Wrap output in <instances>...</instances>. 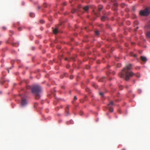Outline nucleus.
<instances>
[{"mask_svg":"<svg viewBox=\"0 0 150 150\" xmlns=\"http://www.w3.org/2000/svg\"><path fill=\"white\" fill-rule=\"evenodd\" d=\"M73 78V76L72 75H71L70 76V79H72Z\"/></svg>","mask_w":150,"mask_h":150,"instance_id":"nucleus-30","label":"nucleus"},{"mask_svg":"<svg viewBox=\"0 0 150 150\" xmlns=\"http://www.w3.org/2000/svg\"><path fill=\"white\" fill-rule=\"evenodd\" d=\"M61 88L62 89H64V87L63 86H61Z\"/></svg>","mask_w":150,"mask_h":150,"instance_id":"nucleus-35","label":"nucleus"},{"mask_svg":"<svg viewBox=\"0 0 150 150\" xmlns=\"http://www.w3.org/2000/svg\"><path fill=\"white\" fill-rule=\"evenodd\" d=\"M132 65L130 64L127 65L122 70V72L119 74V76L120 78H124L126 81H128L130 78L134 75L137 78L140 77V74L139 73L135 74L132 71L129 70L131 69Z\"/></svg>","mask_w":150,"mask_h":150,"instance_id":"nucleus-1","label":"nucleus"},{"mask_svg":"<svg viewBox=\"0 0 150 150\" xmlns=\"http://www.w3.org/2000/svg\"><path fill=\"white\" fill-rule=\"evenodd\" d=\"M101 20L102 21H105L108 19V18L107 15L105 14L103 16H102L101 18Z\"/></svg>","mask_w":150,"mask_h":150,"instance_id":"nucleus-7","label":"nucleus"},{"mask_svg":"<svg viewBox=\"0 0 150 150\" xmlns=\"http://www.w3.org/2000/svg\"><path fill=\"white\" fill-rule=\"evenodd\" d=\"M3 29L4 30H6V28L5 27H3Z\"/></svg>","mask_w":150,"mask_h":150,"instance_id":"nucleus-37","label":"nucleus"},{"mask_svg":"<svg viewBox=\"0 0 150 150\" xmlns=\"http://www.w3.org/2000/svg\"><path fill=\"white\" fill-rule=\"evenodd\" d=\"M119 88L120 90H122L123 89V87L122 86H119Z\"/></svg>","mask_w":150,"mask_h":150,"instance_id":"nucleus-17","label":"nucleus"},{"mask_svg":"<svg viewBox=\"0 0 150 150\" xmlns=\"http://www.w3.org/2000/svg\"><path fill=\"white\" fill-rule=\"evenodd\" d=\"M63 4L64 5V6H65L66 5V3L65 2L64 3H63Z\"/></svg>","mask_w":150,"mask_h":150,"instance_id":"nucleus-38","label":"nucleus"},{"mask_svg":"<svg viewBox=\"0 0 150 150\" xmlns=\"http://www.w3.org/2000/svg\"><path fill=\"white\" fill-rule=\"evenodd\" d=\"M40 6H39L38 7V9H40Z\"/></svg>","mask_w":150,"mask_h":150,"instance_id":"nucleus-43","label":"nucleus"},{"mask_svg":"<svg viewBox=\"0 0 150 150\" xmlns=\"http://www.w3.org/2000/svg\"><path fill=\"white\" fill-rule=\"evenodd\" d=\"M77 99V98L76 97V96H75L74 98V100H76Z\"/></svg>","mask_w":150,"mask_h":150,"instance_id":"nucleus-32","label":"nucleus"},{"mask_svg":"<svg viewBox=\"0 0 150 150\" xmlns=\"http://www.w3.org/2000/svg\"><path fill=\"white\" fill-rule=\"evenodd\" d=\"M141 59L144 62H146L147 60L146 58L143 56L141 57Z\"/></svg>","mask_w":150,"mask_h":150,"instance_id":"nucleus-10","label":"nucleus"},{"mask_svg":"<svg viewBox=\"0 0 150 150\" xmlns=\"http://www.w3.org/2000/svg\"><path fill=\"white\" fill-rule=\"evenodd\" d=\"M9 70H8V73H9Z\"/></svg>","mask_w":150,"mask_h":150,"instance_id":"nucleus-51","label":"nucleus"},{"mask_svg":"<svg viewBox=\"0 0 150 150\" xmlns=\"http://www.w3.org/2000/svg\"><path fill=\"white\" fill-rule=\"evenodd\" d=\"M89 7L88 6H86L83 7V9L86 11H87L88 10Z\"/></svg>","mask_w":150,"mask_h":150,"instance_id":"nucleus-11","label":"nucleus"},{"mask_svg":"<svg viewBox=\"0 0 150 150\" xmlns=\"http://www.w3.org/2000/svg\"><path fill=\"white\" fill-rule=\"evenodd\" d=\"M146 36L150 38V31H148L146 33Z\"/></svg>","mask_w":150,"mask_h":150,"instance_id":"nucleus-12","label":"nucleus"},{"mask_svg":"<svg viewBox=\"0 0 150 150\" xmlns=\"http://www.w3.org/2000/svg\"><path fill=\"white\" fill-rule=\"evenodd\" d=\"M42 90V89L41 87L38 85L33 86L31 88V91L32 93L34 94L37 99H38L40 98V94Z\"/></svg>","mask_w":150,"mask_h":150,"instance_id":"nucleus-2","label":"nucleus"},{"mask_svg":"<svg viewBox=\"0 0 150 150\" xmlns=\"http://www.w3.org/2000/svg\"><path fill=\"white\" fill-rule=\"evenodd\" d=\"M21 100L20 103L22 107H24L28 104V101L25 98V95H21Z\"/></svg>","mask_w":150,"mask_h":150,"instance_id":"nucleus-3","label":"nucleus"},{"mask_svg":"<svg viewBox=\"0 0 150 150\" xmlns=\"http://www.w3.org/2000/svg\"><path fill=\"white\" fill-rule=\"evenodd\" d=\"M103 1L104 2H105V0H103Z\"/></svg>","mask_w":150,"mask_h":150,"instance_id":"nucleus-48","label":"nucleus"},{"mask_svg":"<svg viewBox=\"0 0 150 150\" xmlns=\"http://www.w3.org/2000/svg\"><path fill=\"white\" fill-rule=\"evenodd\" d=\"M147 25L148 27H150V20L148 22L147 24Z\"/></svg>","mask_w":150,"mask_h":150,"instance_id":"nucleus-24","label":"nucleus"},{"mask_svg":"<svg viewBox=\"0 0 150 150\" xmlns=\"http://www.w3.org/2000/svg\"><path fill=\"white\" fill-rule=\"evenodd\" d=\"M72 59H73V60H74V58H72Z\"/></svg>","mask_w":150,"mask_h":150,"instance_id":"nucleus-50","label":"nucleus"},{"mask_svg":"<svg viewBox=\"0 0 150 150\" xmlns=\"http://www.w3.org/2000/svg\"><path fill=\"white\" fill-rule=\"evenodd\" d=\"M30 16L31 17H34L35 16V15L34 13H31L30 14Z\"/></svg>","mask_w":150,"mask_h":150,"instance_id":"nucleus-13","label":"nucleus"},{"mask_svg":"<svg viewBox=\"0 0 150 150\" xmlns=\"http://www.w3.org/2000/svg\"><path fill=\"white\" fill-rule=\"evenodd\" d=\"M53 31L55 34H57L58 32V29L57 28H53Z\"/></svg>","mask_w":150,"mask_h":150,"instance_id":"nucleus-8","label":"nucleus"},{"mask_svg":"<svg viewBox=\"0 0 150 150\" xmlns=\"http://www.w3.org/2000/svg\"><path fill=\"white\" fill-rule=\"evenodd\" d=\"M121 66V64H117V67H120Z\"/></svg>","mask_w":150,"mask_h":150,"instance_id":"nucleus-20","label":"nucleus"},{"mask_svg":"<svg viewBox=\"0 0 150 150\" xmlns=\"http://www.w3.org/2000/svg\"><path fill=\"white\" fill-rule=\"evenodd\" d=\"M65 60H68V58H65Z\"/></svg>","mask_w":150,"mask_h":150,"instance_id":"nucleus-41","label":"nucleus"},{"mask_svg":"<svg viewBox=\"0 0 150 150\" xmlns=\"http://www.w3.org/2000/svg\"><path fill=\"white\" fill-rule=\"evenodd\" d=\"M103 52L104 53L105 52V50H104V51H103Z\"/></svg>","mask_w":150,"mask_h":150,"instance_id":"nucleus-45","label":"nucleus"},{"mask_svg":"<svg viewBox=\"0 0 150 150\" xmlns=\"http://www.w3.org/2000/svg\"><path fill=\"white\" fill-rule=\"evenodd\" d=\"M95 33L96 35H99V31L98 30H96L95 31Z\"/></svg>","mask_w":150,"mask_h":150,"instance_id":"nucleus-16","label":"nucleus"},{"mask_svg":"<svg viewBox=\"0 0 150 150\" xmlns=\"http://www.w3.org/2000/svg\"><path fill=\"white\" fill-rule=\"evenodd\" d=\"M86 90L88 92H89L90 91V89L89 88H86Z\"/></svg>","mask_w":150,"mask_h":150,"instance_id":"nucleus-28","label":"nucleus"},{"mask_svg":"<svg viewBox=\"0 0 150 150\" xmlns=\"http://www.w3.org/2000/svg\"><path fill=\"white\" fill-rule=\"evenodd\" d=\"M132 44H134V42H132Z\"/></svg>","mask_w":150,"mask_h":150,"instance_id":"nucleus-49","label":"nucleus"},{"mask_svg":"<svg viewBox=\"0 0 150 150\" xmlns=\"http://www.w3.org/2000/svg\"><path fill=\"white\" fill-rule=\"evenodd\" d=\"M22 28L21 27H19L18 28V30L19 31H21V30Z\"/></svg>","mask_w":150,"mask_h":150,"instance_id":"nucleus-27","label":"nucleus"},{"mask_svg":"<svg viewBox=\"0 0 150 150\" xmlns=\"http://www.w3.org/2000/svg\"><path fill=\"white\" fill-rule=\"evenodd\" d=\"M114 105V104L113 101H111L110 102V103L108 104V108L109 109V111L110 112H112L113 111V109L111 107V106Z\"/></svg>","mask_w":150,"mask_h":150,"instance_id":"nucleus-5","label":"nucleus"},{"mask_svg":"<svg viewBox=\"0 0 150 150\" xmlns=\"http://www.w3.org/2000/svg\"><path fill=\"white\" fill-rule=\"evenodd\" d=\"M97 63H98V64H100V61H98L97 62Z\"/></svg>","mask_w":150,"mask_h":150,"instance_id":"nucleus-39","label":"nucleus"},{"mask_svg":"<svg viewBox=\"0 0 150 150\" xmlns=\"http://www.w3.org/2000/svg\"><path fill=\"white\" fill-rule=\"evenodd\" d=\"M81 7V5H79L78 6V8H80Z\"/></svg>","mask_w":150,"mask_h":150,"instance_id":"nucleus-34","label":"nucleus"},{"mask_svg":"<svg viewBox=\"0 0 150 150\" xmlns=\"http://www.w3.org/2000/svg\"><path fill=\"white\" fill-rule=\"evenodd\" d=\"M119 112L120 113H121V112H120V110H119Z\"/></svg>","mask_w":150,"mask_h":150,"instance_id":"nucleus-47","label":"nucleus"},{"mask_svg":"<svg viewBox=\"0 0 150 150\" xmlns=\"http://www.w3.org/2000/svg\"><path fill=\"white\" fill-rule=\"evenodd\" d=\"M38 105L37 103H35L34 104V106L35 107H36Z\"/></svg>","mask_w":150,"mask_h":150,"instance_id":"nucleus-23","label":"nucleus"},{"mask_svg":"<svg viewBox=\"0 0 150 150\" xmlns=\"http://www.w3.org/2000/svg\"><path fill=\"white\" fill-rule=\"evenodd\" d=\"M83 113L81 111L80 112V114L81 115H83Z\"/></svg>","mask_w":150,"mask_h":150,"instance_id":"nucleus-29","label":"nucleus"},{"mask_svg":"<svg viewBox=\"0 0 150 150\" xmlns=\"http://www.w3.org/2000/svg\"><path fill=\"white\" fill-rule=\"evenodd\" d=\"M4 82L3 81L0 80V84H3Z\"/></svg>","mask_w":150,"mask_h":150,"instance_id":"nucleus-25","label":"nucleus"},{"mask_svg":"<svg viewBox=\"0 0 150 150\" xmlns=\"http://www.w3.org/2000/svg\"><path fill=\"white\" fill-rule=\"evenodd\" d=\"M150 13V8H146L143 10L141 11L140 14L141 15L143 16H147Z\"/></svg>","mask_w":150,"mask_h":150,"instance_id":"nucleus-4","label":"nucleus"},{"mask_svg":"<svg viewBox=\"0 0 150 150\" xmlns=\"http://www.w3.org/2000/svg\"><path fill=\"white\" fill-rule=\"evenodd\" d=\"M104 93H103L102 92H100V96H103Z\"/></svg>","mask_w":150,"mask_h":150,"instance_id":"nucleus-21","label":"nucleus"},{"mask_svg":"<svg viewBox=\"0 0 150 150\" xmlns=\"http://www.w3.org/2000/svg\"><path fill=\"white\" fill-rule=\"evenodd\" d=\"M134 23L136 25H137L138 24V21H135Z\"/></svg>","mask_w":150,"mask_h":150,"instance_id":"nucleus-31","label":"nucleus"},{"mask_svg":"<svg viewBox=\"0 0 150 150\" xmlns=\"http://www.w3.org/2000/svg\"><path fill=\"white\" fill-rule=\"evenodd\" d=\"M40 23H44V20H41L40 21Z\"/></svg>","mask_w":150,"mask_h":150,"instance_id":"nucleus-19","label":"nucleus"},{"mask_svg":"<svg viewBox=\"0 0 150 150\" xmlns=\"http://www.w3.org/2000/svg\"><path fill=\"white\" fill-rule=\"evenodd\" d=\"M69 105H67L66 107L65 110H69Z\"/></svg>","mask_w":150,"mask_h":150,"instance_id":"nucleus-22","label":"nucleus"},{"mask_svg":"<svg viewBox=\"0 0 150 150\" xmlns=\"http://www.w3.org/2000/svg\"><path fill=\"white\" fill-rule=\"evenodd\" d=\"M114 6H115V7H117V6H118V4L117 3H115L114 4Z\"/></svg>","mask_w":150,"mask_h":150,"instance_id":"nucleus-26","label":"nucleus"},{"mask_svg":"<svg viewBox=\"0 0 150 150\" xmlns=\"http://www.w3.org/2000/svg\"><path fill=\"white\" fill-rule=\"evenodd\" d=\"M112 74H115V73L114 71H112Z\"/></svg>","mask_w":150,"mask_h":150,"instance_id":"nucleus-40","label":"nucleus"},{"mask_svg":"<svg viewBox=\"0 0 150 150\" xmlns=\"http://www.w3.org/2000/svg\"><path fill=\"white\" fill-rule=\"evenodd\" d=\"M69 65H67V68H69Z\"/></svg>","mask_w":150,"mask_h":150,"instance_id":"nucleus-33","label":"nucleus"},{"mask_svg":"<svg viewBox=\"0 0 150 150\" xmlns=\"http://www.w3.org/2000/svg\"><path fill=\"white\" fill-rule=\"evenodd\" d=\"M10 32L11 33H13V31H12V30H11V31H10Z\"/></svg>","mask_w":150,"mask_h":150,"instance_id":"nucleus-42","label":"nucleus"},{"mask_svg":"<svg viewBox=\"0 0 150 150\" xmlns=\"http://www.w3.org/2000/svg\"><path fill=\"white\" fill-rule=\"evenodd\" d=\"M1 36V35L0 34V36Z\"/></svg>","mask_w":150,"mask_h":150,"instance_id":"nucleus-52","label":"nucleus"},{"mask_svg":"<svg viewBox=\"0 0 150 150\" xmlns=\"http://www.w3.org/2000/svg\"><path fill=\"white\" fill-rule=\"evenodd\" d=\"M122 150H126V149H123Z\"/></svg>","mask_w":150,"mask_h":150,"instance_id":"nucleus-44","label":"nucleus"},{"mask_svg":"<svg viewBox=\"0 0 150 150\" xmlns=\"http://www.w3.org/2000/svg\"><path fill=\"white\" fill-rule=\"evenodd\" d=\"M65 112L66 113V115L68 116L69 115V110H65Z\"/></svg>","mask_w":150,"mask_h":150,"instance_id":"nucleus-15","label":"nucleus"},{"mask_svg":"<svg viewBox=\"0 0 150 150\" xmlns=\"http://www.w3.org/2000/svg\"><path fill=\"white\" fill-rule=\"evenodd\" d=\"M105 80V78L104 77H101L99 80L98 81L100 82H103Z\"/></svg>","mask_w":150,"mask_h":150,"instance_id":"nucleus-9","label":"nucleus"},{"mask_svg":"<svg viewBox=\"0 0 150 150\" xmlns=\"http://www.w3.org/2000/svg\"><path fill=\"white\" fill-rule=\"evenodd\" d=\"M130 55L131 56H133L134 57H136L137 56L136 54H134L132 52L130 53Z\"/></svg>","mask_w":150,"mask_h":150,"instance_id":"nucleus-14","label":"nucleus"},{"mask_svg":"<svg viewBox=\"0 0 150 150\" xmlns=\"http://www.w3.org/2000/svg\"><path fill=\"white\" fill-rule=\"evenodd\" d=\"M125 88H128V85H126L125 86Z\"/></svg>","mask_w":150,"mask_h":150,"instance_id":"nucleus-36","label":"nucleus"},{"mask_svg":"<svg viewBox=\"0 0 150 150\" xmlns=\"http://www.w3.org/2000/svg\"><path fill=\"white\" fill-rule=\"evenodd\" d=\"M102 8H103V6H99V7L98 8L97 12V13H96V12L95 13V15L96 16H98V13L100 12V11L102 10Z\"/></svg>","mask_w":150,"mask_h":150,"instance_id":"nucleus-6","label":"nucleus"},{"mask_svg":"<svg viewBox=\"0 0 150 150\" xmlns=\"http://www.w3.org/2000/svg\"><path fill=\"white\" fill-rule=\"evenodd\" d=\"M77 11V9H74V10L73 11H72V13H75Z\"/></svg>","mask_w":150,"mask_h":150,"instance_id":"nucleus-18","label":"nucleus"},{"mask_svg":"<svg viewBox=\"0 0 150 150\" xmlns=\"http://www.w3.org/2000/svg\"><path fill=\"white\" fill-rule=\"evenodd\" d=\"M1 41H0V45L1 44Z\"/></svg>","mask_w":150,"mask_h":150,"instance_id":"nucleus-46","label":"nucleus"}]
</instances>
